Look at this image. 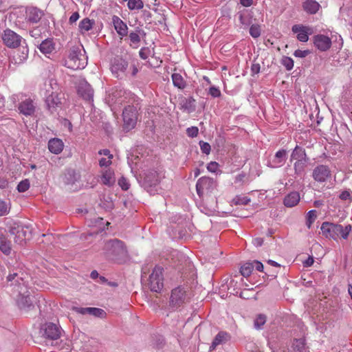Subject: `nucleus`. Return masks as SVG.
Masks as SVG:
<instances>
[{
    "label": "nucleus",
    "instance_id": "37998d69",
    "mask_svg": "<svg viewBox=\"0 0 352 352\" xmlns=\"http://www.w3.org/2000/svg\"><path fill=\"white\" fill-rule=\"evenodd\" d=\"M77 180L76 173L74 170H69L65 174V183L67 184H74Z\"/></svg>",
    "mask_w": 352,
    "mask_h": 352
},
{
    "label": "nucleus",
    "instance_id": "864d4df0",
    "mask_svg": "<svg viewBox=\"0 0 352 352\" xmlns=\"http://www.w3.org/2000/svg\"><path fill=\"white\" fill-rule=\"evenodd\" d=\"M118 185L123 190H127L130 187L128 179L123 176L118 179Z\"/></svg>",
    "mask_w": 352,
    "mask_h": 352
},
{
    "label": "nucleus",
    "instance_id": "0eeeda50",
    "mask_svg": "<svg viewBox=\"0 0 352 352\" xmlns=\"http://www.w3.org/2000/svg\"><path fill=\"white\" fill-rule=\"evenodd\" d=\"M137 109L133 105L126 106L122 112L123 129L128 132L135 128L138 116Z\"/></svg>",
    "mask_w": 352,
    "mask_h": 352
},
{
    "label": "nucleus",
    "instance_id": "aec40b11",
    "mask_svg": "<svg viewBox=\"0 0 352 352\" xmlns=\"http://www.w3.org/2000/svg\"><path fill=\"white\" fill-rule=\"evenodd\" d=\"M45 104L48 111L51 113H54L61 104V100L58 97V94L55 92H52V94L46 98Z\"/></svg>",
    "mask_w": 352,
    "mask_h": 352
},
{
    "label": "nucleus",
    "instance_id": "6ab92c4d",
    "mask_svg": "<svg viewBox=\"0 0 352 352\" xmlns=\"http://www.w3.org/2000/svg\"><path fill=\"white\" fill-rule=\"evenodd\" d=\"M294 33L296 34L297 39L300 42H307L309 40V34H311L309 27L302 25H294L292 28Z\"/></svg>",
    "mask_w": 352,
    "mask_h": 352
},
{
    "label": "nucleus",
    "instance_id": "f257e3e1",
    "mask_svg": "<svg viewBox=\"0 0 352 352\" xmlns=\"http://www.w3.org/2000/svg\"><path fill=\"white\" fill-rule=\"evenodd\" d=\"M138 65L137 60H126L121 56H117L111 60L110 69L114 77L118 79L135 78L139 72Z\"/></svg>",
    "mask_w": 352,
    "mask_h": 352
},
{
    "label": "nucleus",
    "instance_id": "680f3d73",
    "mask_svg": "<svg viewBox=\"0 0 352 352\" xmlns=\"http://www.w3.org/2000/svg\"><path fill=\"white\" fill-rule=\"evenodd\" d=\"M73 311L76 312L77 314H80L82 315L88 314L89 307H73L72 308Z\"/></svg>",
    "mask_w": 352,
    "mask_h": 352
},
{
    "label": "nucleus",
    "instance_id": "39448f33",
    "mask_svg": "<svg viewBox=\"0 0 352 352\" xmlns=\"http://www.w3.org/2000/svg\"><path fill=\"white\" fill-rule=\"evenodd\" d=\"M162 177L164 176L162 173L155 170H148L144 173L141 182L142 186L151 195H155L157 192V186Z\"/></svg>",
    "mask_w": 352,
    "mask_h": 352
},
{
    "label": "nucleus",
    "instance_id": "de8ad7c7",
    "mask_svg": "<svg viewBox=\"0 0 352 352\" xmlns=\"http://www.w3.org/2000/svg\"><path fill=\"white\" fill-rule=\"evenodd\" d=\"M250 34L254 38L261 36V28L258 24H253L250 28Z\"/></svg>",
    "mask_w": 352,
    "mask_h": 352
},
{
    "label": "nucleus",
    "instance_id": "2f4dec72",
    "mask_svg": "<svg viewBox=\"0 0 352 352\" xmlns=\"http://www.w3.org/2000/svg\"><path fill=\"white\" fill-rule=\"evenodd\" d=\"M0 250L6 255L8 256L11 254L12 248L11 243L7 239L0 228Z\"/></svg>",
    "mask_w": 352,
    "mask_h": 352
},
{
    "label": "nucleus",
    "instance_id": "f3484780",
    "mask_svg": "<svg viewBox=\"0 0 352 352\" xmlns=\"http://www.w3.org/2000/svg\"><path fill=\"white\" fill-rule=\"evenodd\" d=\"M287 159V151L282 148L276 152L274 157L269 160L267 166L272 168L283 166Z\"/></svg>",
    "mask_w": 352,
    "mask_h": 352
},
{
    "label": "nucleus",
    "instance_id": "72a5a7b5",
    "mask_svg": "<svg viewBox=\"0 0 352 352\" xmlns=\"http://www.w3.org/2000/svg\"><path fill=\"white\" fill-rule=\"evenodd\" d=\"M181 109L191 113L195 110V100L193 97L184 98L181 101Z\"/></svg>",
    "mask_w": 352,
    "mask_h": 352
},
{
    "label": "nucleus",
    "instance_id": "c9c22d12",
    "mask_svg": "<svg viewBox=\"0 0 352 352\" xmlns=\"http://www.w3.org/2000/svg\"><path fill=\"white\" fill-rule=\"evenodd\" d=\"M29 50L25 46H23L21 49H19L15 52L14 55V59L16 63H22L28 57Z\"/></svg>",
    "mask_w": 352,
    "mask_h": 352
},
{
    "label": "nucleus",
    "instance_id": "8fccbe9b",
    "mask_svg": "<svg viewBox=\"0 0 352 352\" xmlns=\"http://www.w3.org/2000/svg\"><path fill=\"white\" fill-rule=\"evenodd\" d=\"M30 188V182L28 179H24L20 182L17 186V190L20 192L27 191Z\"/></svg>",
    "mask_w": 352,
    "mask_h": 352
},
{
    "label": "nucleus",
    "instance_id": "5fc2aeb1",
    "mask_svg": "<svg viewBox=\"0 0 352 352\" xmlns=\"http://www.w3.org/2000/svg\"><path fill=\"white\" fill-rule=\"evenodd\" d=\"M208 94L212 98H219L221 96V93L219 87L212 86L208 89Z\"/></svg>",
    "mask_w": 352,
    "mask_h": 352
},
{
    "label": "nucleus",
    "instance_id": "e433bc0d",
    "mask_svg": "<svg viewBox=\"0 0 352 352\" xmlns=\"http://www.w3.org/2000/svg\"><path fill=\"white\" fill-rule=\"evenodd\" d=\"M173 84L175 87L179 89L186 88L187 84L182 76L178 73H173L171 76Z\"/></svg>",
    "mask_w": 352,
    "mask_h": 352
},
{
    "label": "nucleus",
    "instance_id": "ddd939ff",
    "mask_svg": "<svg viewBox=\"0 0 352 352\" xmlns=\"http://www.w3.org/2000/svg\"><path fill=\"white\" fill-rule=\"evenodd\" d=\"M77 92L83 100L89 102L94 101V89L85 79L79 80L77 86Z\"/></svg>",
    "mask_w": 352,
    "mask_h": 352
},
{
    "label": "nucleus",
    "instance_id": "dca6fc26",
    "mask_svg": "<svg viewBox=\"0 0 352 352\" xmlns=\"http://www.w3.org/2000/svg\"><path fill=\"white\" fill-rule=\"evenodd\" d=\"M312 41L315 47L320 52L328 51L332 45L331 39L328 36L322 34L314 35Z\"/></svg>",
    "mask_w": 352,
    "mask_h": 352
},
{
    "label": "nucleus",
    "instance_id": "bf43d9fd",
    "mask_svg": "<svg viewBox=\"0 0 352 352\" xmlns=\"http://www.w3.org/2000/svg\"><path fill=\"white\" fill-rule=\"evenodd\" d=\"M261 70V65L258 63L253 62L251 65V73L252 76H254L256 74H258Z\"/></svg>",
    "mask_w": 352,
    "mask_h": 352
},
{
    "label": "nucleus",
    "instance_id": "5701e85b",
    "mask_svg": "<svg viewBox=\"0 0 352 352\" xmlns=\"http://www.w3.org/2000/svg\"><path fill=\"white\" fill-rule=\"evenodd\" d=\"M309 160H298L296 161L294 164V177L295 179L298 177L302 178L305 175L306 172V168L308 165Z\"/></svg>",
    "mask_w": 352,
    "mask_h": 352
},
{
    "label": "nucleus",
    "instance_id": "b1692460",
    "mask_svg": "<svg viewBox=\"0 0 352 352\" xmlns=\"http://www.w3.org/2000/svg\"><path fill=\"white\" fill-rule=\"evenodd\" d=\"M21 291H19V296L17 300V305L21 309L25 311L30 310L34 307V305L29 294H21Z\"/></svg>",
    "mask_w": 352,
    "mask_h": 352
},
{
    "label": "nucleus",
    "instance_id": "412c9836",
    "mask_svg": "<svg viewBox=\"0 0 352 352\" xmlns=\"http://www.w3.org/2000/svg\"><path fill=\"white\" fill-rule=\"evenodd\" d=\"M146 36L144 30L139 27H137L135 31L130 32L129 38L130 40V46L133 48H138L141 41L142 37Z\"/></svg>",
    "mask_w": 352,
    "mask_h": 352
},
{
    "label": "nucleus",
    "instance_id": "58836bf2",
    "mask_svg": "<svg viewBox=\"0 0 352 352\" xmlns=\"http://www.w3.org/2000/svg\"><path fill=\"white\" fill-rule=\"evenodd\" d=\"M254 268V265L252 262H247L241 267L240 272L243 276L248 277L251 275Z\"/></svg>",
    "mask_w": 352,
    "mask_h": 352
},
{
    "label": "nucleus",
    "instance_id": "6e6552de",
    "mask_svg": "<svg viewBox=\"0 0 352 352\" xmlns=\"http://www.w3.org/2000/svg\"><path fill=\"white\" fill-rule=\"evenodd\" d=\"M217 186V181L213 178L206 176L201 177L197 182L196 191L201 198L204 194L212 192Z\"/></svg>",
    "mask_w": 352,
    "mask_h": 352
},
{
    "label": "nucleus",
    "instance_id": "4d7b16f0",
    "mask_svg": "<svg viewBox=\"0 0 352 352\" xmlns=\"http://www.w3.org/2000/svg\"><path fill=\"white\" fill-rule=\"evenodd\" d=\"M17 278V279H16L15 282L16 283H18L19 285L21 284V283L19 282V279L21 281H23V278H19L18 277V274L17 273H13V274H10L8 276H7V280L8 282H11V285H14L13 283V280H15V278Z\"/></svg>",
    "mask_w": 352,
    "mask_h": 352
},
{
    "label": "nucleus",
    "instance_id": "a211bd4d",
    "mask_svg": "<svg viewBox=\"0 0 352 352\" xmlns=\"http://www.w3.org/2000/svg\"><path fill=\"white\" fill-rule=\"evenodd\" d=\"M44 16V12L36 7H28L25 10V19L30 23H38Z\"/></svg>",
    "mask_w": 352,
    "mask_h": 352
},
{
    "label": "nucleus",
    "instance_id": "f03ea898",
    "mask_svg": "<svg viewBox=\"0 0 352 352\" xmlns=\"http://www.w3.org/2000/svg\"><path fill=\"white\" fill-rule=\"evenodd\" d=\"M102 251L106 258L117 264H124L129 260V252L124 241L113 239L104 242Z\"/></svg>",
    "mask_w": 352,
    "mask_h": 352
},
{
    "label": "nucleus",
    "instance_id": "338daca9",
    "mask_svg": "<svg viewBox=\"0 0 352 352\" xmlns=\"http://www.w3.org/2000/svg\"><path fill=\"white\" fill-rule=\"evenodd\" d=\"M314 260L313 256H309L305 261H303V266L305 267H311L314 264Z\"/></svg>",
    "mask_w": 352,
    "mask_h": 352
},
{
    "label": "nucleus",
    "instance_id": "20e7f679",
    "mask_svg": "<svg viewBox=\"0 0 352 352\" xmlns=\"http://www.w3.org/2000/svg\"><path fill=\"white\" fill-rule=\"evenodd\" d=\"M63 64L67 68L74 70L80 69L86 66L87 58L80 47L73 46L69 50Z\"/></svg>",
    "mask_w": 352,
    "mask_h": 352
},
{
    "label": "nucleus",
    "instance_id": "a19ab883",
    "mask_svg": "<svg viewBox=\"0 0 352 352\" xmlns=\"http://www.w3.org/2000/svg\"><path fill=\"white\" fill-rule=\"evenodd\" d=\"M250 202V199L246 196L236 195L233 199L232 203L234 205L246 206Z\"/></svg>",
    "mask_w": 352,
    "mask_h": 352
},
{
    "label": "nucleus",
    "instance_id": "7ed1b4c3",
    "mask_svg": "<svg viewBox=\"0 0 352 352\" xmlns=\"http://www.w3.org/2000/svg\"><path fill=\"white\" fill-rule=\"evenodd\" d=\"M352 227L347 225L344 228L340 224H336L328 221L322 223L320 230L324 236L327 239L337 240L340 236L342 239H346L351 232Z\"/></svg>",
    "mask_w": 352,
    "mask_h": 352
},
{
    "label": "nucleus",
    "instance_id": "9b49d317",
    "mask_svg": "<svg viewBox=\"0 0 352 352\" xmlns=\"http://www.w3.org/2000/svg\"><path fill=\"white\" fill-rule=\"evenodd\" d=\"M18 111L20 114L25 116H34L36 111V103L34 99L25 97L19 103Z\"/></svg>",
    "mask_w": 352,
    "mask_h": 352
},
{
    "label": "nucleus",
    "instance_id": "09e8293b",
    "mask_svg": "<svg viewBox=\"0 0 352 352\" xmlns=\"http://www.w3.org/2000/svg\"><path fill=\"white\" fill-rule=\"evenodd\" d=\"M316 218V211L314 210H311L307 213V218L306 221L307 226L310 228L312 223H314L315 219Z\"/></svg>",
    "mask_w": 352,
    "mask_h": 352
},
{
    "label": "nucleus",
    "instance_id": "2eb2a0df",
    "mask_svg": "<svg viewBox=\"0 0 352 352\" xmlns=\"http://www.w3.org/2000/svg\"><path fill=\"white\" fill-rule=\"evenodd\" d=\"M10 232L11 234L15 236V243L20 245H22L27 239H29L31 235L30 231L28 230V227L25 228L19 225L12 227L10 230Z\"/></svg>",
    "mask_w": 352,
    "mask_h": 352
},
{
    "label": "nucleus",
    "instance_id": "13d9d810",
    "mask_svg": "<svg viewBox=\"0 0 352 352\" xmlns=\"http://www.w3.org/2000/svg\"><path fill=\"white\" fill-rule=\"evenodd\" d=\"M151 50L148 47H142L140 49L139 52L140 57L143 59L146 60L148 58V56L150 55Z\"/></svg>",
    "mask_w": 352,
    "mask_h": 352
},
{
    "label": "nucleus",
    "instance_id": "4be33fe9",
    "mask_svg": "<svg viewBox=\"0 0 352 352\" xmlns=\"http://www.w3.org/2000/svg\"><path fill=\"white\" fill-rule=\"evenodd\" d=\"M112 23L117 32V34L123 38L128 34L127 25L118 16L113 15L112 16Z\"/></svg>",
    "mask_w": 352,
    "mask_h": 352
},
{
    "label": "nucleus",
    "instance_id": "774afa93",
    "mask_svg": "<svg viewBox=\"0 0 352 352\" xmlns=\"http://www.w3.org/2000/svg\"><path fill=\"white\" fill-rule=\"evenodd\" d=\"M99 155H103L107 156L109 159H113V155L111 153L109 149H102L98 151Z\"/></svg>",
    "mask_w": 352,
    "mask_h": 352
},
{
    "label": "nucleus",
    "instance_id": "393cba45",
    "mask_svg": "<svg viewBox=\"0 0 352 352\" xmlns=\"http://www.w3.org/2000/svg\"><path fill=\"white\" fill-rule=\"evenodd\" d=\"M300 194L297 191H293L287 194L283 199V204L287 208L296 206L300 201Z\"/></svg>",
    "mask_w": 352,
    "mask_h": 352
},
{
    "label": "nucleus",
    "instance_id": "c85d7f7f",
    "mask_svg": "<svg viewBox=\"0 0 352 352\" xmlns=\"http://www.w3.org/2000/svg\"><path fill=\"white\" fill-rule=\"evenodd\" d=\"M309 160V158L307 155L306 151L304 148L299 146L298 145H296L295 148L293 149L291 156H290V160Z\"/></svg>",
    "mask_w": 352,
    "mask_h": 352
},
{
    "label": "nucleus",
    "instance_id": "69168bd1",
    "mask_svg": "<svg viewBox=\"0 0 352 352\" xmlns=\"http://www.w3.org/2000/svg\"><path fill=\"white\" fill-rule=\"evenodd\" d=\"M80 18V14L78 12H74L69 19V23L70 25L74 24Z\"/></svg>",
    "mask_w": 352,
    "mask_h": 352
},
{
    "label": "nucleus",
    "instance_id": "a878e982",
    "mask_svg": "<svg viewBox=\"0 0 352 352\" xmlns=\"http://www.w3.org/2000/svg\"><path fill=\"white\" fill-rule=\"evenodd\" d=\"M63 148L64 144L59 138H52L48 142V149L52 153L59 154L63 151Z\"/></svg>",
    "mask_w": 352,
    "mask_h": 352
},
{
    "label": "nucleus",
    "instance_id": "052dcab7",
    "mask_svg": "<svg viewBox=\"0 0 352 352\" xmlns=\"http://www.w3.org/2000/svg\"><path fill=\"white\" fill-rule=\"evenodd\" d=\"M219 168V164L216 162H210L207 165V169L211 173H216Z\"/></svg>",
    "mask_w": 352,
    "mask_h": 352
},
{
    "label": "nucleus",
    "instance_id": "bb28decb",
    "mask_svg": "<svg viewBox=\"0 0 352 352\" xmlns=\"http://www.w3.org/2000/svg\"><path fill=\"white\" fill-rule=\"evenodd\" d=\"M230 339V335L226 331H219L214 337L210 346V350H214L220 344L226 343Z\"/></svg>",
    "mask_w": 352,
    "mask_h": 352
},
{
    "label": "nucleus",
    "instance_id": "ea45409f",
    "mask_svg": "<svg viewBox=\"0 0 352 352\" xmlns=\"http://www.w3.org/2000/svg\"><path fill=\"white\" fill-rule=\"evenodd\" d=\"M88 315L94 316L97 318H103L107 316L104 310L97 307H89Z\"/></svg>",
    "mask_w": 352,
    "mask_h": 352
},
{
    "label": "nucleus",
    "instance_id": "6e6d98bb",
    "mask_svg": "<svg viewBox=\"0 0 352 352\" xmlns=\"http://www.w3.org/2000/svg\"><path fill=\"white\" fill-rule=\"evenodd\" d=\"M199 129L197 126L188 127L186 129V134L190 138H195L198 135Z\"/></svg>",
    "mask_w": 352,
    "mask_h": 352
},
{
    "label": "nucleus",
    "instance_id": "423d86ee",
    "mask_svg": "<svg viewBox=\"0 0 352 352\" xmlns=\"http://www.w3.org/2000/svg\"><path fill=\"white\" fill-rule=\"evenodd\" d=\"M164 268L160 265H155L152 273L148 277V285L150 289L154 292H160L164 287Z\"/></svg>",
    "mask_w": 352,
    "mask_h": 352
},
{
    "label": "nucleus",
    "instance_id": "a18cd8bd",
    "mask_svg": "<svg viewBox=\"0 0 352 352\" xmlns=\"http://www.w3.org/2000/svg\"><path fill=\"white\" fill-rule=\"evenodd\" d=\"M281 64L287 71H290L294 67V60L289 56H283L281 59Z\"/></svg>",
    "mask_w": 352,
    "mask_h": 352
},
{
    "label": "nucleus",
    "instance_id": "4468645a",
    "mask_svg": "<svg viewBox=\"0 0 352 352\" xmlns=\"http://www.w3.org/2000/svg\"><path fill=\"white\" fill-rule=\"evenodd\" d=\"M312 177L318 182H325L331 178V171L328 166L320 164L313 170Z\"/></svg>",
    "mask_w": 352,
    "mask_h": 352
},
{
    "label": "nucleus",
    "instance_id": "f704fd0d",
    "mask_svg": "<svg viewBox=\"0 0 352 352\" xmlns=\"http://www.w3.org/2000/svg\"><path fill=\"white\" fill-rule=\"evenodd\" d=\"M101 179L103 184L108 186H113L116 182L113 171L111 169L104 170L102 173Z\"/></svg>",
    "mask_w": 352,
    "mask_h": 352
},
{
    "label": "nucleus",
    "instance_id": "f8f14e48",
    "mask_svg": "<svg viewBox=\"0 0 352 352\" xmlns=\"http://www.w3.org/2000/svg\"><path fill=\"white\" fill-rule=\"evenodd\" d=\"M42 336L50 340H57L60 337L61 329L56 324L52 322L45 323L41 328Z\"/></svg>",
    "mask_w": 352,
    "mask_h": 352
},
{
    "label": "nucleus",
    "instance_id": "4c0bfd02",
    "mask_svg": "<svg viewBox=\"0 0 352 352\" xmlns=\"http://www.w3.org/2000/svg\"><path fill=\"white\" fill-rule=\"evenodd\" d=\"M236 16H238L239 21L242 25L247 27L251 24V18L246 10L238 12Z\"/></svg>",
    "mask_w": 352,
    "mask_h": 352
},
{
    "label": "nucleus",
    "instance_id": "cd10ccee",
    "mask_svg": "<svg viewBox=\"0 0 352 352\" xmlns=\"http://www.w3.org/2000/svg\"><path fill=\"white\" fill-rule=\"evenodd\" d=\"M288 352H309L305 340L303 338L294 339Z\"/></svg>",
    "mask_w": 352,
    "mask_h": 352
},
{
    "label": "nucleus",
    "instance_id": "603ef678",
    "mask_svg": "<svg viewBox=\"0 0 352 352\" xmlns=\"http://www.w3.org/2000/svg\"><path fill=\"white\" fill-rule=\"evenodd\" d=\"M339 198L342 201H349V202H351L352 192L349 189L345 190L340 194Z\"/></svg>",
    "mask_w": 352,
    "mask_h": 352
},
{
    "label": "nucleus",
    "instance_id": "3c124183",
    "mask_svg": "<svg viewBox=\"0 0 352 352\" xmlns=\"http://www.w3.org/2000/svg\"><path fill=\"white\" fill-rule=\"evenodd\" d=\"M199 144L200 146V149L204 154H210L211 151V146L209 143L201 140L199 141Z\"/></svg>",
    "mask_w": 352,
    "mask_h": 352
},
{
    "label": "nucleus",
    "instance_id": "9d476101",
    "mask_svg": "<svg viewBox=\"0 0 352 352\" xmlns=\"http://www.w3.org/2000/svg\"><path fill=\"white\" fill-rule=\"evenodd\" d=\"M186 301V291L182 286L175 287L171 291L169 306L177 309Z\"/></svg>",
    "mask_w": 352,
    "mask_h": 352
},
{
    "label": "nucleus",
    "instance_id": "e2e57ef3",
    "mask_svg": "<svg viewBox=\"0 0 352 352\" xmlns=\"http://www.w3.org/2000/svg\"><path fill=\"white\" fill-rule=\"evenodd\" d=\"M309 54V50H296L294 52V55L296 57H298V58H305V57H306Z\"/></svg>",
    "mask_w": 352,
    "mask_h": 352
},
{
    "label": "nucleus",
    "instance_id": "c03bdc74",
    "mask_svg": "<svg viewBox=\"0 0 352 352\" xmlns=\"http://www.w3.org/2000/svg\"><path fill=\"white\" fill-rule=\"evenodd\" d=\"M266 322V316L264 314H258L254 320V325L256 329H261Z\"/></svg>",
    "mask_w": 352,
    "mask_h": 352
},
{
    "label": "nucleus",
    "instance_id": "49530a36",
    "mask_svg": "<svg viewBox=\"0 0 352 352\" xmlns=\"http://www.w3.org/2000/svg\"><path fill=\"white\" fill-rule=\"evenodd\" d=\"M10 209V204L0 199V217L8 214Z\"/></svg>",
    "mask_w": 352,
    "mask_h": 352
},
{
    "label": "nucleus",
    "instance_id": "473e14b6",
    "mask_svg": "<svg viewBox=\"0 0 352 352\" xmlns=\"http://www.w3.org/2000/svg\"><path fill=\"white\" fill-rule=\"evenodd\" d=\"M96 22L94 19H90L88 17L84 18L78 24V30L81 34L88 32L94 28Z\"/></svg>",
    "mask_w": 352,
    "mask_h": 352
},
{
    "label": "nucleus",
    "instance_id": "0e129e2a",
    "mask_svg": "<svg viewBox=\"0 0 352 352\" xmlns=\"http://www.w3.org/2000/svg\"><path fill=\"white\" fill-rule=\"evenodd\" d=\"M112 159L102 157L99 160V165L100 167H107L112 163Z\"/></svg>",
    "mask_w": 352,
    "mask_h": 352
},
{
    "label": "nucleus",
    "instance_id": "c756f323",
    "mask_svg": "<svg viewBox=\"0 0 352 352\" xmlns=\"http://www.w3.org/2000/svg\"><path fill=\"white\" fill-rule=\"evenodd\" d=\"M319 3L314 0H306L302 3L303 10L309 14H315L320 8Z\"/></svg>",
    "mask_w": 352,
    "mask_h": 352
},
{
    "label": "nucleus",
    "instance_id": "7c9ffc66",
    "mask_svg": "<svg viewBox=\"0 0 352 352\" xmlns=\"http://www.w3.org/2000/svg\"><path fill=\"white\" fill-rule=\"evenodd\" d=\"M38 49L43 54H50L55 50V43L53 38H46L41 42Z\"/></svg>",
    "mask_w": 352,
    "mask_h": 352
},
{
    "label": "nucleus",
    "instance_id": "1a4fd4ad",
    "mask_svg": "<svg viewBox=\"0 0 352 352\" xmlns=\"http://www.w3.org/2000/svg\"><path fill=\"white\" fill-rule=\"evenodd\" d=\"M1 37L3 44L9 48H16L20 46L23 41L21 36L9 28L3 31ZM23 43H25V40H23Z\"/></svg>",
    "mask_w": 352,
    "mask_h": 352
},
{
    "label": "nucleus",
    "instance_id": "79ce46f5",
    "mask_svg": "<svg viewBox=\"0 0 352 352\" xmlns=\"http://www.w3.org/2000/svg\"><path fill=\"white\" fill-rule=\"evenodd\" d=\"M129 10H140L144 7V3L142 0H129L127 3Z\"/></svg>",
    "mask_w": 352,
    "mask_h": 352
}]
</instances>
